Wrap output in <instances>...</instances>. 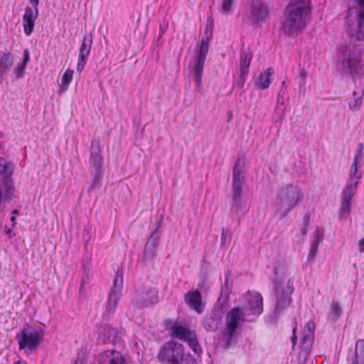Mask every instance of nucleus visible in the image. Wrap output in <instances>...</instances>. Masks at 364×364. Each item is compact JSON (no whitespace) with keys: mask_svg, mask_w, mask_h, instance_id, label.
I'll return each mask as SVG.
<instances>
[{"mask_svg":"<svg viewBox=\"0 0 364 364\" xmlns=\"http://www.w3.org/2000/svg\"><path fill=\"white\" fill-rule=\"evenodd\" d=\"M158 358L161 363L168 364H197L193 357L185 355L182 344L172 341L162 346Z\"/></svg>","mask_w":364,"mask_h":364,"instance_id":"4","label":"nucleus"},{"mask_svg":"<svg viewBox=\"0 0 364 364\" xmlns=\"http://www.w3.org/2000/svg\"><path fill=\"white\" fill-rule=\"evenodd\" d=\"M157 302L158 296L156 291L151 287L147 289H143L138 290L133 300L134 305L138 308H144L149 305L156 304Z\"/></svg>","mask_w":364,"mask_h":364,"instance_id":"17","label":"nucleus"},{"mask_svg":"<svg viewBox=\"0 0 364 364\" xmlns=\"http://www.w3.org/2000/svg\"><path fill=\"white\" fill-rule=\"evenodd\" d=\"M294 290L293 282L289 279L286 286L284 282L277 278L274 283V293L276 296V309L282 311L291 304V295Z\"/></svg>","mask_w":364,"mask_h":364,"instance_id":"11","label":"nucleus"},{"mask_svg":"<svg viewBox=\"0 0 364 364\" xmlns=\"http://www.w3.org/2000/svg\"><path fill=\"white\" fill-rule=\"evenodd\" d=\"M296 328H294L293 336L291 337V343H292L293 347L295 346V345L296 344V341H297V337L296 336Z\"/></svg>","mask_w":364,"mask_h":364,"instance_id":"46","label":"nucleus"},{"mask_svg":"<svg viewBox=\"0 0 364 364\" xmlns=\"http://www.w3.org/2000/svg\"><path fill=\"white\" fill-rule=\"evenodd\" d=\"M310 13L309 0H290L282 20L283 32L290 36H297L304 29Z\"/></svg>","mask_w":364,"mask_h":364,"instance_id":"1","label":"nucleus"},{"mask_svg":"<svg viewBox=\"0 0 364 364\" xmlns=\"http://www.w3.org/2000/svg\"><path fill=\"white\" fill-rule=\"evenodd\" d=\"M74 364H78V360H75Z\"/></svg>","mask_w":364,"mask_h":364,"instance_id":"54","label":"nucleus"},{"mask_svg":"<svg viewBox=\"0 0 364 364\" xmlns=\"http://www.w3.org/2000/svg\"><path fill=\"white\" fill-rule=\"evenodd\" d=\"M343 309L338 302H332L331 305L330 314L333 316V320L336 321L342 314Z\"/></svg>","mask_w":364,"mask_h":364,"instance_id":"37","label":"nucleus"},{"mask_svg":"<svg viewBox=\"0 0 364 364\" xmlns=\"http://www.w3.org/2000/svg\"><path fill=\"white\" fill-rule=\"evenodd\" d=\"M358 185V181L347 185L342 192V198L351 200L357 192Z\"/></svg>","mask_w":364,"mask_h":364,"instance_id":"29","label":"nucleus"},{"mask_svg":"<svg viewBox=\"0 0 364 364\" xmlns=\"http://www.w3.org/2000/svg\"><path fill=\"white\" fill-rule=\"evenodd\" d=\"M100 364H125L122 354L114 350L104 351L100 355Z\"/></svg>","mask_w":364,"mask_h":364,"instance_id":"22","label":"nucleus"},{"mask_svg":"<svg viewBox=\"0 0 364 364\" xmlns=\"http://www.w3.org/2000/svg\"><path fill=\"white\" fill-rule=\"evenodd\" d=\"M236 0H223L221 4L222 13L225 15L232 14Z\"/></svg>","mask_w":364,"mask_h":364,"instance_id":"33","label":"nucleus"},{"mask_svg":"<svg viewBox=\"0 0 364 364\" xmlns=\"http://www.w3.org/2000/svg\"><path fill=\"white\" fill-rule=\"evenodd\" d=\"M364 90H362L360 93H358L356 91L353 92V100L349 103V107L353 111H357L359 109L362 104V96L363 95Z\"/></svg>","mask_w":364,"mask_h":364,"instance_id":"32","label":"nucleus"},{"mask_svg":"<svg viewBox=\"0 0 364 364\" xmlns=\"http://www.w3.org/2000/svg\"><path fill=\"white\" fill-rule=\"evenodd\" d=\"M11 222L13 223L12 226H13V227H14V226H15V225L16 224V218L14 216H12V217L11 218Z\"/></svg>","mask_w":364,"mask_h":364,"instance_id":"49","label":"nucleus"},{"mask_svg":"<svg viewBox=\"0 0 364 364\" xmlns=\"http://www.w3.org/2000/svg\"><path fill=\"white\" fill-rule=\"evenodd\" d=\"M363 151H361V150H358L357 153L355 155L353 161L358 163L359 160L363 158Z\"/></svg>","mask_w":364,"mask_h":364,"instance_id":"44","label":"nucleus"},{"mask_svg":"<svg viewBox=\"0 0 364 364\" xmlns=\"http://www.w3.org/2000/svg\"><path fill=\"white\" fill-rule=\"evenodd\" d=\"M246 75H242V73H240L239 78L234 80L233 87L242 89L246 81Z\"/></svg>","mask_w":364,"mask_h":364,"instance_id":"41","label":"nucleus"},{"mask_svg":"<svg viewBox=\"0 0 364 364\" xmlns=\"http://www.w3.org/2000/svg\"><path fill=\"white\" fill-rule=\"evenodd\" d=\"M248 161L245 157H239L233 167L232 204L230 214H237L242 209V187L245 183Z\"/></svg>","mask_w":364,"mask_h":364,"instance_id":"3","label":"nucleus"},{"mask_svg":"<svg viewBox=\"0 0 364 364\" xmlns=\"http://www.w3.org/2000/svg\"><path fill=\"white\" fill-rule=\"evenodd\" d=\"M30 60V52L28 49L23 51V58L14 68V72L17 79L22 78L25 75L27 63Z\"/></svg>","mask_w":364,"mask_h":364,"instance_id":"28","label":"nucleus"},{"mask_svg":"<svg viewBox=\"0 0 364 364\" xmlns=\"http://www.w3.org/2000/svg\"><path fill=\"white\" fill-rule=\"evenodd\" d=\"M74 71L73 70L68 69L62 77V85L68 87L71 82L73 77Z\"/></svg>","mask_w":364,"mask_h":364,"instance_id":"39","label":"nucleus"},{"mask_svg":"<svg viewBox=\"0 0 364 364\" xmlns=\"http://www.w3.org/2000/svg\"><path fill=\"white\" fill-rule=\"evenodd\" d=\"M186 303L197 313L200 314L204 310V304L202 303V296L199 290H192L185 294Z\"/></svg>","mask_w":364,"mask_h":364,"instance_id":"18","label":"nucleus"},{"mask_svg":"<svg viewBox=\"0 0 364 364\" xmlns=\"http://www.w3.org/2000/svg\"><path fill=\"white\" fill-rule=\"evenodd\" d=\"M166 28H167V24H166V23L161 24L160 26H159L161 33H164V31H166Z\"/></svg>","mask_w":364,"mask_h":364,"instance_id":"48","label":"nucleus"},{"mask_svg":"<svg viewBox=\"0 0 364 364\" xmlns=\"http://www.w3.org/2000/svg\"><path fill=\"white\" fill-rule=\"evenodd\" d=\"M166 328L171 331L173 338L178 339L188 343L195 354L202 353L198 336L195 331L182 325L178 320L168 319L165 321Z\"/></svg>","mask_w":364,"mask_h":364,"instance_id":"5","label":"nucleus"},{"mask_svg":"<svg viewBox=\"0 0 364 364\" xmlns=\"http://www.w3.org/2000/svg\"><path fill=\"white\" fill-rule=\"evenodd\" d=\"M252 58V55L249 50H242L240 54V73L247 75L249 68Z\"/></svg>","mask_w":364,"mask_h":364,"instance_id":"27","label":"nucleus"},{"mask_svg":"<svg viewBox=\"0 0 364 364\" xmlns=\"http://www.w3.org/2000/svg\"><path fill=\"white\" fill-rule=\"evenodd\" d=\"M210 37L211 35L210 36L203 38L200 42L199 52L193 68V81L196 84L198 92H200L203 90L202 76L206 56L209 50V41L210 40Z\"/></svg>","mask_w":364,"mask_h":364,"instance_id":"9","label":"nucleus"},{"mask_svg":"<svg viewBox=\"0 0 364 364\" xmlns=\"http://www.w3.org/2000/svg\"><path fill=\"white\" fill-rule=\"evenodd\" d=\"M363 144H359V149H358V150H361V151H363Z\"/></svg>","mask_w":364,"mask_h":364,"instance_id":"52","label":"nucleus"},{"mask_svg":"<svg viewBox=\"0 0 364 364\" xmlns=\"http://www.w3.org/2000/svg\"><path fill=\"white\" fill-rule=\"evenodd\" d=\"M87 58V56L79 55L77 65V70L78 72H81L83 70L85 65L86 63Z\"/></svg>","mask_w":364,"mask_h":364,"instance_id":"42","label":"nucleus"},{"mask_svg":"<svg viewBox=\"0 0 364 364\" xmlns=\"http://www.w3.org/2000/svg\"><path fill=\"white\" fill-rule=\"evenodd\" d=\"M350 41L338 47L337 69L343 74L352 76L364 75V65L361 62V50Z\"/></svg>","mask_w":364,"mask_h":364,"instance_id":"2","label":"nucleus"},{"mask_svg":"<svg viewBox=\"0 0 364 364\" xmlns=\"http://www.w3.org/2000/svg\"><path fill=\"white\" fill-rule=\"evenodd\" d=\"M269 11L261 0H252L247 11V18L252 24L258 25L268 18Z\"/></svg>","mask_w":364,"mask_h":364,"instance_id":"15","label":"nucleus"},{"mask_svg":"<svg viewBox=\"0 0 364 364\" xmlns=\"http://www.w3.org/2000/svg\"><path fill=\"white\" fill-rule=\"evenodd\" d=\"M103 158L101 155L100 143L98 139H92L90 145V164L95 169L92 172L91 183L88 188V193H91L95 189L101 186L100 171Z\"/></svg>","mask_w":364,"mask_h":364,"instance_id":"8","label":"nucleus"},{"mask_svg":"<svg viewBox=\"0 0 364 364\" xmlns=\"http://www.w3.org/2000/svg\"><path fill=\"white\" fill-rule=\"evenodd\" d=\"M13 213H17V210H14Z\"/></svg>","mask_w":364,"mask_h":364,"instance_id":"55","label":"nucleus"},{"mask_svg":"<svg viewBox=\"0 0 364 364\" xmlns=\"http://www.w3.org/2000/svg\"><path fill=\"white\" fill-rule=\"evenodd\" d=\"M350 213V200L342 198L340 208V219H346Z\"/></svg>","mask_w":364,"mask_h":364,"instance_id":"34","label":"nucleus"},{"mask_svg":"<svg viewBox=\"0 0 364 364\" xmlns=\"http://www.w3.org/2000/svg\"><path fill=\"white\" fill-rule=\"evenodd\" d=\"M348 364H364V340L359 339L355 344V351L347 358Z\"/></svg>","mask_w":364,"mask_h":364,"instance_id":"23","label":"nucleus"},{"mask_svg":"<svg viewBox=\"0 0 364 364\" xmlns=\"http://www.w3.org/2000/svg\"><path fill=\"white\" fill-rule=\"evenodd\" d=\"M38 15V8L27 6L23 16V28L26 35H30L34 28L35 21Z\"/></svg>","mask_w":364,"mask_h":364,"instance_id":"20","label":"nucleus"},{"mask_svg":"<svg viewBox=\"0 0 364 364\" xmlns=\"http://www.w3.org/2000/svg\"><path fill=\"white\" fill-rule=\"evenodd\" d=\"M222 318L221 311L219 309L213 311L203 319V326L207 331H216Z\"/></svg>","mask_w":364,"mask_h":364,"instance_id":"21","label":"nucleus"},{"mask_svg":"<svg viewBox=\"0 0 364 364\" xmlns=\"http://www.w3.org/2000/svg\"><path fill=\"white\" fill-rule=\"evenodd\" d=\"M31 5L33 6V8H38V5L39 4V0H29Z\"/></svg>","mask_w":364,"mask_h":364,"instance_id":"47","label":"nucleus"},{"mask_svg":"<svg viewBox=\"0 0 364 364\" xmlns=\"http://www.w3.org/2000/svg\"><path fill=\"white\" fill-rule=\"evenodd\" d=\"M157 247L154 245L146 243L144 247V257L146 259L152 258L156 256Z\"/></svg>","mask_w":364,"mask_h":364,"instance_id":"38","label":"nucleus"},{"mask_svg":"<svg viewBox=\"0 0 364 364\" xmlns=\"http://www.w3.org/2000/svg\"><path fill=\"white\" fill-rule=\"evenodd\" d=\"M44 336V331H38L30 327L24 328L18 338L19 348L33 351L38 348Z\"/></svg>","mask_w":364,"mask_h":364,"instance_id":"10","label":"nucleus"},{"mask_svg":"<svg viewBox=\"0 0 364 364\" xmlns=\"http://www.w3.org/2000/svg\"><path fill=\"white\" fill-rule=\"evenodd\" d=\"M15 166L11 161H7L4 158L0 157V175L3 176V183L5 189L4 198L11 200L15 192L14 186V174Z\"/></svg>","mask_w":364,"mask_h":364,"instance_id":"12","label":"nucleus"},{"mask_svg":"<svg viewBox=\"0 0 364 364\" xmlns=\"http://www.w3.org/2000/svg\"><path fill=\"white\" fill-rule=\"evenodd\" d=\"M84 284H85V280H84V279H82V282H81L80 291L82 290V287L84 286Z\"/></svg>","mask_w":364,"mask_h":364,"instance_id":"51","label":"nucleus"},{"mask_svg":"<svg viewBox=\"0 0 364 364\" xmlns=\"http://www.w3.org/2000/svg\"><path fill=\"white\" fill-rule=\"evenodd\" d=\"M244 310L250 315H259L263 311L262 296L257 292L248 291L245 296Z\"/></svg>","mask_w":364,"mask_h":364,"instance_id":"16","label":"nucleus"},{"mask_svg":"<svg viewBox=\"0 0 364 364\" xmlns=\"http://www.w3.org/2000/svg\"><path fill=\"white\" fill-rule=\"evenodd\" d=\"M306 76H307V72L304 69H302L299 73L300 85L301 86L304 85L305 84Z\"/></svg>","mask_w":364,"mask_h":364,"instance_id":"43","label":"nucleus"},{"mask_svg":"<svg viewBox=\"0 0 364 364\" xmlns=\"http://www.w3.org/2000/svg\"><path fill=\"white\" fill-rule=\"evenodd\" d=\"M315 323L312 321H308L304 326L303 335L301 341V351L299 358H303V363H305L311 351L314 340Z\"/></svg>","mask_w":364,"mask_h":364,"instance_id":"14","label":"nucleus"},{"mask_svg":"<svg viewBox=\"0 0 364 364\" xmlns=\"http://www.w3.org/2000/svg\"><path fill=\"white\" fill-rule=\"evenodd\" d=\"M304 193L301 188L294 184H286L280 188L278 198L279 207L283 216H287L303 198Z\"/></svg>","mask_w":364,"mask_h":364,"instance_id":"6","label":"nucleus"},{"mask_svg":"<svg viewBox=\"0 0 364 364\" xmlns=\"http://www.w3.org/2000/svg\"><path fill=\"white\" fill-rule=\"evenodd\" d=\"M358 7L355 8L357 27L355 31V38L358 41H364V0H355Z\"/></svg>","mask_w":364,"mask_h":364,"instance_id":"19","label":"nucleus"},{"mask_svg":"<svg viewBox=\"0 0 364 364\" xmlns=\"http://www.w3.org/2000/svg\"><path fill=\"white\" fill-rule=\"evenodd\" d=\"M92 43V36H90V38H88L87 36H85L84 38L83 42L80 48L79 55L88 57V55L90 53Z\"/></svg>","mask_w":364,"mask_h":364,"instance_id":"31","label":"nucleus"},{"mask_svg":"<svg viewBox=\"0 0 364 364\" xmlns=\"http://www.w3.org/2000/svg\"><path fill=\"white\" fill-rule=\"evenodd\" d=\"M230 274H227L226 277H225V285L227 286L228 285V280L230 279Z\"/></svg>","mask_w":364,"mask_h":364,"instance_id":"50","label":"nucleus"},{"mask_svg":"<svg viewBox=\"0 0 364 364\" xmlns=\"http://www.w3.org/2000/svg\"><path fill=\"white\" fill-rule=\"evenodd\" d=\"M273 74L274 69L272 68H269L264 72L261 73L255 81L256 87L259 90L267 88L272 82L271 76Z\"/></svg>","mask_w":364,"mask_h":364,"instance_id":"26","label":"nucleus"},{"mask_svg":"<svg viewBox=\"0 0 364 364\" xmlns=\"http://www.w3.org/2000/svg\"><path fill=\"white\" fill-rule=\"evenodd\" d=\"M358 163L353 161V163L351 166V168H350V178H355L358 181V180L361 178V174H358Z\"/></svg>","mask_w":364,"mask_h":364,"instance_id":"40","label":"nucleus"},{"mask_svg":"<svg viewBox=\"0 0 364 364\" xmlns=\"http://www.w3.org/2000/svg\"><path fill=\"white\" fill-rule=\"evenodd\" d=\"M14 61V55L13 53H0V78L3 79L8 70L11 68Z\"/></svg>","mask_w":364,"mask_h":364,"instance_id":"24","label":"nucleus"},{"mask_svg":"<svg viewBox=\"0 0 364 364\" xmlns=\"http://www.w3.org/2000/svg\"><path fill=\"white\" fill-rule=\"evenodd\" d=\"M123 286V270L120 267L117 269L114 279L113 286L111 289L107 305V311L114 313L117 307L118 301L122 296Z\"/></svg>","mask_w":364,"mask_h":364,"instance_id":"13","label":"nucleus"},{"mask_svg":"<svg viewBox=\"0 0 364 364\" xmlns=\"http://www.w3.org/2000/svg\"><path fill=\"white\" fill-rule=\"evenodd\" d=\"M358 251L360 253H363L364 252V238H362L358 241Z\"/></svg>","mask_w":364,"mask_h":364,"instance_id":"45","label":"nucleus"},{"mask_svg":"<svg viewBox=\"0 0 364 364\" xmlns=\"http://www.w3.org/2000/svg\"><path fill=\"white\" fill-rule=\"evenodd\" d=\"M232 232L228 229H222V234H221V247L223 248L228 247L231 242L232 239Z\"/></svg>","mask_w":364,"mask_h":364,"instance_id":"35","label":"nucleus"},{"mask_svg":"<svg viewBox=\"0 0 364 364\" xmlns=\"http://www.w3.org/2000/svg\"><path fill=\"white\" fill-rule=\"evenodd\" d=\"M306 232H307V230H306V229H305V230L303 231L304 234H306Z\"/></svg>","mask_w":364,"mask_h":364,"instance_id":"53","label":"nucleus"},{"mask_svg":"<svg viewBox=\"0 0 364 364\" xmlns=\"http://www.w3.org/2000/svg\"><path fill=\"white\" fill-rule=\"evenodd\" d=\"M245 321V311L240 307L232 308L225 316V327L223 332L226 346H229L237 336V331Z\"/></svg>","mask_w":364,"mask_h":364,"instance_id":"7","label":"nucleus"},{"mask_svg":"<svg viewBox=\"0 0 364 364\" xmlns=\"http://www.w3.org/2000/svg\"><path fill=\"white\" fill-rule=\"evenodd\" d=\"M102 341L105 343L116 344L120 341L118 331L109 324H105L102 331Z\"/></svg>","mask_w":364,"mask_h":364,"instance_id":"25","label":"nucleus"},{"mask_svg":"<svg viewBox=\"0 0 364 364\" xmlns=\"http://www.w3.org/2000/svg\"><path fill=\"white\" fill-rule=\"evenodd\" d=\"M160 228H161V223H159L156 228L151 233V235H150V237H149L148 241L146 242V243L154 245L156 247L159 246V240H160V238H161L160 230H159Z\"/></svg>","mask_w":364,"mask_h":364,"instance_id":"36","label":"nucleus"},{"mask_svg":"<svg viewBox=\"0 0 364 364\" xmlns=\"http://www.w3.org/2000/svg\"><path fill=\"white\" fill-rule=\"evenodd\" d=\"M322 240V236L318 233H314V238L311 243V248L309 253V259L314 260L318 252V245Z\"/></svg>","mask_w":364,"mask_h":364,"instance_id":"30","label":"nucleus"}]
</instances>
